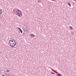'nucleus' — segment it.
<instances>
[{
	"mask_svg": "<svg viewBox=\"0 0 76 76\" xmlns=\"http://www.w3.org/2000/svg\"><path fill=\"white\" fill-rule=\"evenodd\" d=\"M11 44H12V45H16V42H15V41L14 40Z\"/></svg>",
	"mask_w": 76,
	"mask_h": 76,
	"instance_id": "1",
	"label": "nucleus"
},
{
	"mask_svg": "<svg viewBox=\"0 0 76 76\" xmlns=\"http://www.w3.org/2000/svg\"><path fill=\"white\" fill-rule=\"evenodd\" d=\"M16 12L19 15H18V16L20 17H22V14H21V15H20V14H19V12H18V11H16Z\"/></svg>",
	"mask_w": 76,
	"mask_h": 76,
	"instance_id": "2",
	"label": "nucleus"
},
{
	"mask_svg": "<svg viewBox=\"0 0 76 76\" xmlns=\"http://www.w3.org/2000/svg\"><path fill=\"white\" fill-rule=\"evenodd\" d=\"M13 41H14V40L13 39H11L9 41V43L10 44H12V42H13Z\"/></svg>",
	"mask_w": 76,
	"mask_h": 76,
	"instance_id": "3",
	"label": "nucleus"
},
{
	"mask_svg": "<svg viewBox=\"0 0 76 76\" xmlns=\"http://www.w3.org/2000/svg\"><path fill=\"white\" fill-rule=\"evenodd\" d=\"M17 11L18 12H20V15H21V14H22V11H21L20 10H19L18 9Z\"/></svg>",
	"mask_w": 76,
	"mask_h": 76,
	"instance_id": "4",
	"label": "nucleus"
},
{
	"mask_svg": "<svg viewBox=\"0 0 76 76\" xmlns=\"http://www.w3.org/2000/svg\"><path fill=\"white\" fill-rule=\"evenodd\" d=\"M30 36H31V37H34L35 35H34L33 34H30Z\"/></svg>",
	"mask_w": 76,
	"mask_h": 76,
	"instance_id": "5",
	"label": "nucleus"
},
{
	"mask_svg": "<svg viewBox=\"0 0 76 76\" xmlns=\"http://www.w3.org/2000/svg\"><path fill=\"white\" fill-rule=\"evenodd\" d=\"M2 13H3V12H2L0 10V15H2Z\"/></svg>",
	"mask_w": 76,
	"mask_h": 76,
	"instance_id": "6",
	"label": "nucleus"
},
{
	"mask_svg": "<svg viewBox=\"0 0 76 76\" xmlns=\"http://www.w3.org/2000/svg\"><path fill=\"white\" fill-rule=\"evenodd\" d=\"M67 4L69 5V6L70 7H71V4L69 3H68Z\"/></svg>",
	"mask_w": 76,
	"mask_h": 76,
	"instance_id": "7",
	"label": "nucleus"
},
{
	"mask_svg": "<svg viewBox=\"0 0 76 76\" xmlns=\"http://www.w3.org/2000/svg\"><path fill=\"white\" fill-rule=\"evenodd\" d=\"M17 10H18V9H14L13 10V11H17Z\"/></svg>",
	"mask_w": 76,
	"mask_h": 76,
	"instance_id": "8",
	"label": "nucleus"
},
{
	"mask_svg": "<svg viewBox=\"0 0 76 76\" xmlns=\"http://www.w3.org/2000/svg\"><path fill=\"white\" fill-rule=\"evenodd\" d=\"M57 76H61V75L60 74H58L57 75Z\"/></svg>",
	"mask_w": 76,
	"mask_h": 76,
	"instance_id": "9",
	"label": "nucleus"
},
{
	"mask_svg": "<svg viewBox=\"0 0 76 76\" xmlns=\"http://www.w3.org/2000/svg\"><path fill=\"white\" fill-rule=\"evenodd\" d=\"M38 3H41V0L39 1V0H38Z\"/></svg>",
	"mask_w": 76,
	"mask_h": 76,
	"instance_id": "10",
	"label": "nucleus"
},
{
	"mask_svg": "<svg viewBox=\"0 0 76 76\" xmlns=\"http://www.w3.org/2000/svg\"><path fill=\"white\" fill-rule=\"evenodd\" d=\"M15 45H12V48H14L13 47H15Z\"/></svg>",
	"mask_w": 76,
	"mask_h": 76,
	"instance_id": "11",
	"label": "nucleus"
},
{
	"mask_svg": "<svg viewBox=\"0 0 76 76\" xmlns=\"http://www.w3.org/2000/svg\"><path fill=\"white\" fill-rule=\"evenodd\" d=\"M69 28H70V29L72 30V29H73V28L71 27V26H69Z\"/></svg>",
	"mask_w": 76,
	"mask_h": 76,
	"instance_id": "12",
	"label": "nucleus"
},
{
	"mask_svg": "<svg viewBox=\"0 0 76 76\" xmlns=\"http://www.w3.org/2000/svg\"><path fill=\"white\" fill-rule=\"evenodd\" d=\"M20 31L21 33H22L23 32L22 31V30H21V29L20 30Z\"/></svg>",
	"mask_w": 76,
	"mask_h": 76,
	"instance_id": "13",
	"label": "nucleus"
},
{
	"mask_svg": "<svg viewBox=\"0 0 76 76\" xmlns=\"http://www.w3.org/2000/svg\"><path fill=\"white\" fill-rule=\"evenodd\" d=\"M71 34L72 35H74V33H73V32H72L71 33Z\"/></svg>",
	"mask_w": 76,
	"mask_h": 76,
	"instance_id": "14",
	"label": "nucleus"
},
{
	"mask_svg": "<svg viewBox=\"0 0 76 76\" xmlns=\"http://www.w3.org/2000/svg\"><path fill=\"white\" fill-rule=\"evenodd\" d=\"M51 74H52V75H54V73L53 72H51Z\"/></svg>",
	"mask_w": 76,
	"mask_h": 76,
	"instance_id": "15",
	"label": "nucleus"
},
{
	"mask_svg": "<svg viewBox=\"0 0 76 76\" xmlns=\"http://www.w3.org/2000/svg\"><path fill=\"white\" fill-rule=\"evenodd\" d=\"M7 72H10V71L9 70H7Z\"/></svg>",
	"mask_w": 76,
	"mask_h": 76,
	"instance_id": "16",
	"label": "nucleus"
},
{
	"mask_svg": "<svg viewBox=\"0 0 76 76\" xmlns=\"http://www.w3.org/2000/svg\"><path fill=\"white\" fill-rule=\"evenodd\" d=\"M18 29H19L20 30L21 29L20 28H19V27L18 28Z\"/></svg>",
	"mask_w": 76,
	"mask_h": 76,
	"instance_id": "17",
	"label": "nucleus"
},
{
	"mask_svg": "<svg viewBox=\"0 0 76 76\" xmlns=\"http://www.w3.org/2000/svg\"><path fill=\"white\" fill-rule=\"evenodd\" d=\"M10 45L11 46V47H12V44H10Z\"/></svg>",
	"mask_w": 76,
	"mask_h": 76,
	"instance_id": "18",
	"label": "nucleus"
},
{
	"mask_svg": "<svg viewBox=\"0 0 76 76\" xmlns=\"http://www.w3.org/2000/svg\"><path fill=\"white\" fill-rule=\"evenodd\" d=\"M0 10L1 11V12H2V10L1 9V10Z\"/></svg>",
	"mask_w": 76,
	"mask_h": 76,
	"instance_id": "19",
	"label": "nucleus"
},
{
	"mask_svg": "<svg viewBox=\"0 0 76 76\" xmlns=\"http://www.w3.org/2000/svg\"><path fill=\"white\" fill-rule=\"evenodd\" d=\"M74 1H76V0H73Z\"/></svg>",
	"mask_w": 76,
	"mask_h": 76,
	"instance_id": "20",
	"label": "nucleus"
},
{
	"mask_svg": "<svg viewBox=\"0 0 76 76\" xmlns=\"http://www.w3.org/2000/svg\"><path fill=\"white\" fill-rule=\"evenodd\" d=\"M13 48H16V47H14Z\"/></svg>",
	"mask_w": 76,
	"mask_h": 76,
	"instance_id": "21",
	"label": "nucleus"
},
{
	"mask_svg": "<svg viewBox=\"0 0 76 76\" xmlns=\"http://www.w3.org/2000/svg\"><path fill=\"white\" fill-rule=\"evenodd\" d=\"M19 14H20V13H19Z\"/></svg>",
	"mask_w": 76,
	"mask_h": 76,
	"instance_id": "22",
	"label": "nucleus"
},
{
	"mask_svg": "<svg viewBox=\"0 0 76 76\" xmlns=\"http://www.w3.org/2000/svg\"><path fill=\"white\" fill-rule=\"evenodd\" d=\"M16 47V48L17 47V46H16V47Z\"/></svg>",
	"mask_w": 76,
	"mask_h": 76,
	"instance_id": "23",
	"label": "nucleus"
},
{
	"mask_svg": "<svg viewBox=\"0 0 76 76\" xmlns=\"http://www.w3.org/2000/svg\"><path fill=\"white\" fill-rule=\"evenodd\" d=\"M9 76H10V75H9Z\"/></svg>",
	"mask_w": 76,
	"mask_h": 76,
	"instance_id": "24",
	"label": "nucleus"
},
{
	"mask_svg": "<svg viewBox=\"0 0 76 76\" xmlns=\"http://www.w3.org/2000/svg\"><path fill=\"white\" fill-rule=\"evenodd\" d=\"M10 75V76H11V75Z\"/></svg>",
	"mask_w": 76,
	"mask_h": 76,
	"instance_id": "25",
	"label": "nucleus"
}]
</instances>
